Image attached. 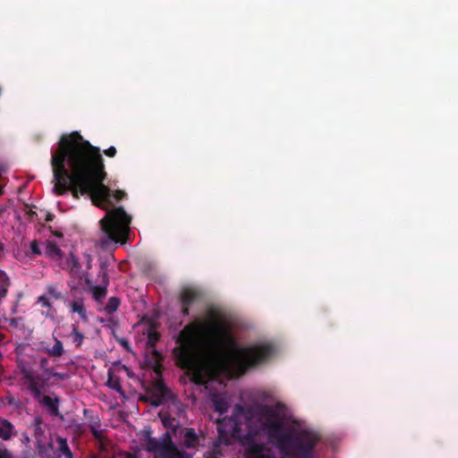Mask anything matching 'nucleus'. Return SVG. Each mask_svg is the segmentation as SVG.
Returning a JSON list of instances; mask_svg holds the SVG:
<instances>
[{"label": "nucleus", "instance_id": "nucleus-13", "mask_svg": "<svg viewBox=\"0 0 458 458\" xmlns=\"http://www.w3.org/2000/svg\"><path fill=\"white\" fill-rule=\"evenodd\" d=\"M72 312L78 313L82 319L87 318V312L84 307L83 301L81 299L74 300L70 304Z\"/></svg>", "mask_w": 458, "mask_h": 458}, {"label": "nucleus", "instance_id": "nucleus-17", "mask_svg": "<svg viewBox=\"0 0 458 458\" xmlns=\"http://www.w3.org/2000/svg\"><path fill=\"white\" fill-rule=\"evenodd\" d=\"M119 305H120V301L117 298L113 297V298L109 299L108 303L106 304L105 310L108 314H111L118 309Z\"/></svg>", "mask_w": 458, "mask_h": 458}, {"label": "nucleus", "instance_id": "nucleus-10", "mask_svg": "<svg viewBox=\"0 0 458 458\" xmlns=\"http://www.w3.org/2000/svg\"><path fill=\"white\" fill-rule=\"evenodd\" d=\"M199 444V437L192 428L184 429L183 434V445L188 448H192L197 446Z\"/></svg>", "mask_w": 458, "mask_h": 458}, {"label": "nucleus", "instance_id": "nucleus-9", "mask_svg": "<svg viewBox=\"0 0 458 458\" xmlns=\"http://www.w3.org/2000/svg\"><path fill=\"white\" fill-rule=\"evenodd\" d=\"M55 301L46 297L45 295H40L38 298V303L42 307V314L46 317L54 318L56 311L54 308Z\"/></svg>", "mask_w": 458, "mask_h": 458}, {"label": "nucleus", "instance_id": "nucleus-2", "mask_svg": "<svg viewBox=\"0 0 458 458\" xmlns=\"http://www.w3.org/2000/svg\"><path fill=\"white\" fill-rule=\"evenodd\" d=\"M218 439L214 455L240 442L245 447V458H275L271 449L261 444L267 437L285 455L306 457L318 440V435L293 421L284 406H258L233 409V417L218 421Z\"/></svg>", "mask_w": 458, "mask_h": 458}, {"label": "nucleus", "instance_id": "nucleus-21", "mask_svg": "<svg viewBox=\"0 0 458 458\" xmlns=\"http://www.w3.org/2000/svg\"><path fill=\"white\" fill-rule=\"evenodd\" d=\"M72 336H73V342L76 343V344L79 346L82 344V341H83V335L79 333L76 328L74 327L73 328V331H72Z\"/></svg>", "mask_w": 458, "mask_h": 458}, {"label": "nucleus", "instance_id": "nucleus-26", "mask_svg": "<svg viewBox=\"0 0 458 458\" xmlns=\"http://www.w3.org/2000/svg\"><path fill=\"white\" fill-rule=\"evenodd\" d=\"M124 196V192L122 191H116L114 193V198L116 199V200H120L123 198Z\"/></svg>", "mask_w": 458, "mask_h": 458}, {"label": "nucleus", "instance_id": "nucleus-24", "mask_svg": "<svg viewBox=\"0 0 458 458\" xmlns=\"http://www.w3.org/2000/svg\"><path fill=\"white\" fill-rule=\"evenodd\" d=\"M104 153L110 157H113L116 154V149L114 147H110L107 149L104 150Z\"/></svg>", "mask_w": 458, "mask_h": 458}, {"label": "nucleus", "instance_id": "nucleus-19", "mask_svg": "<svg viewBox=\"0 0 458 458\" xmlns=\"http://www.w3.org/2000/svg\"><path fill=\"white\" fill-rule=\"evenodd\" d=\"M159 416H160V418L162 420L163 425L165 428H174L176 427L177 422H176V420L174 419H171L169 417H166L162 412L159 413Z\"/></svg>", "mask_w": 458, "mask_h": 458}, {"label": "nucleus", "instance_id": "nucleus-11", "mask_svg": "<svg viewBox=\"0 0 458 458\" xmlns=\"http://www.w3.org/2000/svg\"><path fill=\"white\" fill-rule=\"evenodd\" d=\"M215 411L222 414L227 410L228 399L225 394L214 395L212 398Z\"/></svg>", "mask_w": 458, "mask_h": 458}, {"label": "nucleus", "instance_id": "nucleus-23", "mask_svg": "<svg viewBox=\"0 0 458 458\" xmlns=\"http://www.w3.org/2000/svg\"><path fill=\"white\" fill-rule=\"evenodd\" d=\"M94 295H95L96 299L99 300L106 295V290L97 287L94 290Z\"/></svg>", "mask_w": 458, "mask_h": 458}, {"label": "nucleus", "instance_id": "nucleus-14", "mask_svg": "<svg viewBox=\"0 0 458 458\" xmlns=\"http://www.w3.org/2000/svg\"><path fill=\"white\" fill-rule=\"evenodd\" d=\"M56 444L58 445V456H65L66 458H72V454L69 449L67 442L64 438L57 437Z\"/></svg>", "mask_w": 458, "mask_h": 458}, {"label": "nucleus", "instance_id": "nucleus-5", "mask_svg": "<svg viewBox=\"0 0 458 458\" xmlns=\"http://www.w3.org/2000/svg\"><path fill=\"white\" fill-rule=\"evenodd\" d=\"M130 223L131 217L122 208L107 211L100 220L104 236L98 241V245L103 249H109L115 247L117 243L124 244L130 231Z\"/></svg>", "mask_w": 458, "mask_h": 458}, {"label": "nucleus", "instance_id": "nucleus-7", "mask_svg": "<svg viewBox=\"0 0 458 458\" xmlns=\"http://www.w3.org/2000/svg\"><path fill=\"white\" fill-rule=\"evenodd\" d=\"M43 247V253L51 259L54 261L58 262V265H62V257L63 253L61 250L58 248L56 243H55L52 241H47L46 242L42 243Z\"/></svg>", "mask_w": 458, "mask_h": 458}, {"label": "nucleus", "instance_id": "nucleus-15", "mask_svg": "<svg viewBox=\"0 0 458 458\" xmlns=\"http://www.w3.org/2000/svg\"><path fill=\"white\" fill-rule=\"evenodd\" d=\"M46 352L52 357H60L64 353V347L61 341L55 338V344L52 348L46 349Z\"/></svg>", "mask_w": 458, "mask_h": 458}, {"label": "nucleus", "instance_id": "nucleus-27", "mask_svg": "<svg viewBox=\"0 0 458 458\" xmlns=\"http://www.w3.org/2000/svg\"><path fill=\"white\" fill-rule=\"evenodd\" d=\"M0 458H12V455L7 450L0 449Z\"/></svg>", "mask_w": 458, "mask_h": 458}, {"label": "nucleus", "instance_id": "nucleus-28", "mask_svg": "<svg viewBox=\"0 0 458 458\" xmlns=\"http://www.w3.org/2000/svg\"><path fill=\"white\" fill-rule=\"evenodd\" d=\"M23 441H24L25 443H28V442L30 441L29 437H28V436H26V435H25V436H23Z\"/></svg>", "mask_w": 458, "mask_h": 458}, {"label": "nucleus", "instance_id": "nucleus-29", "mask_svg": "<svg viewBox=\"0 0 458 458\" xmlns=\"http://www.w3.org/2000/svg\"><path fill=\"white\" fill-rule=\"evenodd\" d=\"M2 249H3V247H2V244L0 243V250H2Z\"/></svg>", "mask_w": 458, "mask_h": 458}, {"label": "nucleus", "instance_id": "nucleus-8", "mask_svg": "<svg viewBox=\"0 0 458 458\" xmlns=\"http://www.w3.org/2000/svg\"><path fill=\"white\" fill-rule=\"evenodd\" d=\"M197 293L192 288H184L180 293V302L182 311L184 315H188V307L195 301Z\"/></svg>", "mask_w": 458, "mask_h": 458}, {"label": "nucleus", "instance_id": "nucleus-20", "mask_svg": "<svg viewBox=\"0 0 458 458\" xmlns=\"http://www.w3.org/2000/svg\"><path fill=\"white\" fill-rule=\"evenodd\" d=\"M40 402L45 406H47L48 408H50L53 411H56V409H57V407H56L57 401L55 399H53L50 396H47V395L43 396Z\"/></svg>", "mask_w": 458, "mask_h": 458}, {"label": "nucleus", "instance_id": "nucleus-1", "mask_svg": "<svg viewBox=\"0 0 458 458\" xmlns=\"http://www.w3.org/2000/svg\"><path fill=\"white\" fill-rule=\"evenodd\" d=\"M179 342L180 345L174 349L176 363L198 385H208L220 376L238 377L267 359L271 352L265 344L240 346L228 325L213 318L186 326Z\"/></svg>", "mask_w": 458, "mask_h": 458}, {"label": "nucleus", "instance_id": "nucleus-12", "mask_svg": "<svg viewBox=\"0 0 458 458\" xmlns=\"http://www.w3.org/2000/svg\"><path fill=\"white\" fill-rule=\"evenodd\" d=\"M13 434V426L6 420L0 419V437L9 440Z\"/></svg>", "mask_w": 458, "mask_h": 458}, {"label": "nucleus", "instance_id": "nucleus-16", "mask_svg": "<svg viewBox=\"0 0 458 458\" xmlns=\"http://www.w3.org/2000/svg\"><path fill=\"white\" fill-rule=\"evenodd\" d=\"M8 286V277L3 271H0V298L4 297L6 294Z\"/></svg>", "mask_w": 458, "mask_h": 458}, {"label": "nucleus", "instance_id": "nucleus-18", "mask_svg": "<svg viewBox=\"0 0 458 458\" xmlns=\"http://www.w3.org/2000/svg\"><path fill=\"white\" fill-rule=\"evenodd\" d=\"M44 295L55 301L61 299V293L58 292L57 289L52 285L47 287V292Z\"/></svg>", "mask_w": 458, "mask_h": 458}, {"label": "nucleus", "instance_id": "nucleus-4", "mask_svg": "<svg viewBox=\"0 0 458 458\" xmlns=\"http://www.w3.org/2000/svg\"><path fill=\"white\" fill-rule=\"evenodd\" d=\"M139 438L142 447L135 454L124 453L121 458H192L173 443L169 433L155 439L151 437V431L144 428L140 432Z\"/></svg>", "mask_w": 458, "mask_h": 458}, {"label": "nucleus", "instance_id": "nucleus-3", "mask_svg": "<svg viewBox=\"0 0 458 458\" xmlns=\"http://www.w3.org/2000/svg\"><path fill=\"white\" fill-rule=\"evenodd\" d=\"M54 191L64 194L70 190L75 198L89 194L94 205L106 209L111 196L103 184L106 177L99 149L77 132L63 137L51 160Z\"/></svg>", "mask_w": 458, "mask_h": 458}, {"label": "nucleus", "instance_id": "nucleus-25", "mask_svg": "<svg viewBox=\"0 0 458 458\" xmlns=\"http://www.w3.org/2000/svg\"><path fill=\"white\" fill-rule=\"evenodd\" d=\"M30 391L36 395V396H39L40 394V391L38 389V387L33 384L31 383L30 386Z\"/></svg>", "mask_w": 458, "mask_h": 458}, {"label": "nucleus", "instance_id": "nucleus-6", "mask_svg": "<svg viewBox=\"0 0 458 458\" xmlns=\"http://www.w3.org/2000/svg\"><path fill=\"white\" fill-rule=\"evenodd\" d=\"M123 375L131 377V373L129 369L122 364L113 366L108 371L107 386L115 390L122 396H124L121 385V379Z\"/></svg>", "mask_w": 458, "mask_h": 458}, {"label": "nucleus", "instance_id": "nucleus-22", "mask_svg": "<svg viewBox=\"0 0 458 458\" xmlns=\"http://www.w3.org/2000/svg\"><path fill=\"white\" fill-rule=\"evenodd\" d=\"M30 250L34 254H42L43 253V250L40 249V246L37 241L31 242Z\"/></svg>", "mask_w": 458, "mask_h": 458}]
</instances>
